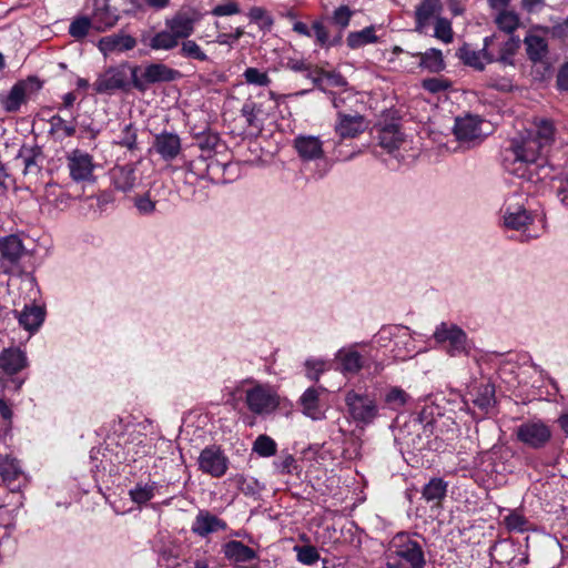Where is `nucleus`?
Returning a JSON list of instances; mask_svg holds the SVG:
<instances>
[{
    "label": "nucleus",
    "instance_id": "nucleus-15",
    "mask_svg": "<svg viewBox=\"0 0 568 568\" xmlns=\"http://www.w3.org/2000/svg\"><path fill=\"white\" fill-rule=\"evenodd\" d=\"M223 554L231 565L236 568H252L253 566L250 564L257 559L254 549L237 540L226 542L223 546Z\"/></svg>",
    "mask_w": 568,
    "mask_h": 568
},
{
    "label": "nucleus",
    "instance_id": "nucleus-52",
    "mask_svg": "<svg viewBox=\"0 0 568 568\" xmlns=\"http://www.w3.org/2000/svg\"><path fill=\"white\" fill-rule=\"evenodd\" d=\"M504 523L509 530L524 532L528 529L527 518L517 510L510 511L505 518Z\"/></svg>",
    "mask_w": 568,
    "mask_h": 568
},
{
    "label": "nucleus",
    "instance_id": "nucleus-63",
    "mask_svg": "<svg viewBox=\"0 0 568 568\" xmlns=\"http://www.w3.org/2000/svg\"><path fill=\"white\" fill-rule=\"evenodd\" d=\"M219 143V136L216 134H207L199 139V146L203 151H212Z\"/></svg>",
    "mask_w": 568,
    "mask_h": 568
},
{
    "label": "nucleus",
    "instance_id": "nucleus-1",
    "mask_svg": "<svg viewBox=\"0 0 568 568\" xmlns=\"http://www.w3.org/2000/svg\"><path fill=\"white\" fill-rule=\"evenodd\" d=\"M556 129L551 120L536 118L525 134L514 138L503 152L504 169L519 178H525L527 166L544 159L555 142Z\"/></svg>",
    "mask_w": 568,
    "mask_h": 568
},
{
    "label": "nucleus",
    "instance_id": "nucleus-5",
    "mask_svg": "<svg viewBox=\"0 0 568 568\" xmlns=\"http://www.w3.org/2000/svg\"><path fill=\"white\" fill-rule=\"evenodd\" d=\"M389 550L410 568H424L426 566L422 545L407 532L396 534L389 542Z\"/></svg>",
    "mask_w": 568,
    "mask_h": 568
},
{
    "label": "nucleus",
    "instance_id": "nucleus-38",
    "mask_svg": "<svg viewBox=\"0 0 568 568\" xmlns=\"http://www.w3.org/2000/svg\"><path fill=\"white\" fill-rule=\"evenodd\" d=\"M458 58L468 67L483 71L488 63L485 61L483 49L477 51L469 44H464L457 52Z\"/></svg>",
    "mask_w": 568,
    "mask_h": 568
},
{
    "label": "nucleus",
    "instance_id": "nucleus-20",
    "mask_svg": "<svg viewBox=\"0 0 568 568\" xmlns=\"http://www.w3.org/2000/svg\"><path fill=\"white\" fill-rule=\"evenodd\" d=\"M136 45V40L125 33H114L103 37L99 40L98 48L104 54L112 53L114 51H128L132 50Z\"/></svg>",
    "mask_w": 568,
    "mask_h": 568
},
{
    "label": "nucleus",
    "instance_id": "nucleus-14",
    "mask_svg": "<svg viewBox=\"0 0 568 568\" xmlns=\"http://www.w3.org/2000/svg\"><path fill=\"white\" fill-rule=\"evenodd\" d=\"M367 126L368 122L363 115L338 112L334 129L341 139H354L362 134Z\"/></svg>",
    "mask_w": 568,
    "mask_h": 568
},
{
    "label": "nucleus",
    "instance_id": "nucleus-6",
    "mask_svg": "<svg viewBox=\"0 0 568 568\" xmlns=\"http://www.w3.org/2000/svg\"><path fill=\"white\" fill-rule=\"evenodd\" d=\"M27 250L22 240L10 234L0 237V267L4 274H13L20 268L21 260Z\"/></svg>",
    "mask_w": 568,
    "mask_h": 568
},
{
    "label": "nucleus",
    "instance_id": "nucleus-10",
    "mask_svg": "<svg viewBox=\"0 0 568 568\" xmlns=\"http://www.w3.org/2000/svg\"><path fill=\"white\" fill-rule=\"evenodd\" d=\"M515 434L519 442L534 449L545 447L551 438L549 426L538 419L520 424Z\"/></svg>",
    "mask_w": 568,
    "mask_h": 568
},
{
    "label": "nucleus",
    "instance_id": "nucleus-60",
    "mask_svg": "<svg viewBox=\"0 0 568 568\" xmlns=\"http://www.w3.org/2000/svg\"><path fill=\"white\" fill-rule=\"evenodd\" d=\"M159 564L165 568H176L180 565L179 555L173 550H163L160 554Z\"/></svg>",
    "mask_w": 568,
    "mask_h": 568
},
{
    "label": "nucleus",
    "instance_id": "nucleus-40",
    "mask_svg": "<svg viewBox=\"0 0 568 568\" xmlns=\"http://www.w3.org/2000/svg\"><path fill=\"white\" fill-rule=\"evenodd\" d=\"M379 145L392 152L400 145L403 139L396 125L384 126L378 134Z\"/></svg>",
    "mask_w": 568,
    "mask_h": 568
},
{
    "label": "nucleus",
    "instance_id": "nucleus-11",
    "mask_svg": "<svg viewBox=\"0 0 568 568\" xmlns=\"http://www.w3.org/2000/svg\"><path fill=\"white\" fill-rule=\"evenodd\" d=\"M121 0H94L91 14L92 28L98 32H105L120 20Z\"/></svg>",
    "mask_w": 568,
    "mask_h": 568
},
{
    "label": "nucleus",
    "instance_id": "nucleus-8",
    "mask_svg": "<svg viewBox=\"0 0 568 568\" xmlns=\"http://www.w3.org/2000/svg\"><path fill=\"white\" fill-rule=\"evenodd\" d=\"M229 457L217 445L205 447L197 457L199 469L213 478L223 477L229 469Z\"/></svg>",
    "mask_w": 568,
    "mask_h": 568
},
{
    "label": "nucleus",
    "instance_id": "nucleus-42",
    "mask_svg": "<svg viewBox=\"0 0 568 568\" xmlns=\"http://www.w3.org/2000/svg\"><path fill=\"white\" fill-rule=\"evenodd\" d=\"M49 122L51 126V133L55 134L60 140L73 136L75 134L74 123L65 121L58 114L53 115Z\"/></svg>",
    "mask_w": 568,
    "mask_h": 568
},
{
    "label": "nucleus",
    "instance_id": "nucleus-31",
    "mask_svg": "<svg viewBox=\"0 0 568 568\" xmlns=\"http://www.w3.org/2000/svg\"><path fill=\"white\" fill-rule=\"evenodd\" d=\"M442 9L440 0H423L416 8V30L423 32L430 19Z\"/></svg>",
    "mask_w": 568,
    "mask_h": 568
},
{
    "label": "nucleus",
    "instance_id": "nucleus-4",
    "mask_svg": "<svg viewBox=\"0 0 568 568\" xmlns=\"http://www.w3.org/2000/svg\"><path fill=\"white\" fill-rule=\"evenodd\" d=\"M433 337L450 356L468 355L470 352L471 346L466 333L455 324L440 323Z\"/></svg>",
    "mask_w": 568,
    "mask_h": 568
},
{
    "label": "nucleus",
    "instance_id": "nucleus-16",
    "mask_svg": "<svg viewBox=\"0 0 568 568\" xmlns=\"http://www.w3.org/2000/svg\"><path fill=\"white\" fill-rule=\"evenodd\" d=\"M480 124L481 120L478 116L466 115L457 118L454 125V134L460 142L480 141L483 136Z\"/></svg>",
    "mask_w": 568,
    "mask_h": 568
},
{
    "label": "nucleus",
    "instance_id": "nucleus-29",
    "mask_svg": "<svg viewBox=\"0 0 568 568\" xmlns=\"http://www.w3.org/2000/svg\"><path fill=\"white\" fill-rule=\"evenodd\" d=\"M22 477L19 462L11 455H0V481L13 486Z\"/></svg>",
    "mask_w": 568,
    "mask_h": 568
},
{
    "label": "nucleus",
    "instance_id": "nucleus-2",
    "mask_svg": "<svg viewBox=\"0 0 568 568\" xmlns=\"http://www.w3.org/2000/svg\"><path fill=\"white\" fill-rule=\"evenodd\" d=\"M139 67H131L124 62L115 67H110L101 73L93 88L97 93H109L115 90H129L130 83L141 92H144V83L138 75Z\"/></svg>",
    "mask_w": 568,
    "mask_h": 568
},
{
    "label": "nucleus",
    "instance_id": "nucleus-13",
    "mask_svg": "<svg viewBox=\"0 0 568 568\" xmlns=\"http://www.w3.org/2000/svg\"><path fill=\"white\" fill-rule=\"evenodd\" d=\"M67 164L73 181L83 182L93 178L95 164L89 153L75 149L68 154Z\"/></svg>",
    "mask_w": 568,
    "mask_h": 568
},
{
    "label": "nucleus",
    "instance_id": "nucleus-17",
    "mask_svg": "<svg viewBox=\"0 0 568 568\" xmlns=\"http://www.w3.org/2000/svg\"><path fill=\"white\" fill-rule=\"evenodd\" d=\"M153 149L164 161H173L181 153V139L175 133L161 132L154 136Z\"/></svg>",
    "mask_w": 568,
    "mask_h": 568
},
{
    "label": "nucleus",
    "instance_id": "nucleus-35",
    "mask_svg": "<svg viewBox=\"0 0 568 568\" xmlns=\"http://www.w3.org/2000/svg\"><path fill=\"white\" fill-rule=\"evenodd\" d=\"M473 403L483 413H488L495 406V387L491 384H481L477 387Z\"/></svg>",
    "mask_w": 568,
    "mask_h": 568
},
{
    "label": "nucleus",
    "instance_id": "nucleus-21",
    "mask_svg": "<svg viewBox=\"0 0 568 568\" xmlns=\"http://www.w3.org/2000/svg\"><path fill=\"white\" fill-rule=\"evenodd\" d=\"M179 71L169 68L162 63H152L145 67L143 73L139 79L144 83V91L150 83L156 82H171L176 79Z\"/></svg>",
    "mask_w": 568,
    "mask_h": 568
},
{
    "label": "nucleus",
    "instance_id": "nucleus-18",
    "mask_svg": "<svg viewBox=\"0 0 568 568\" xmlns=\"http://www.w3.org/2000/svg\"><path fill=\"white\" fill-rule=\"evenodd\" d=\"M326 389L324 387H310L307 388L300 398L302 412L305 416L313 420H321L325 417V410L321 405L320 396Z\"/></svg>",
    "mask_w": 568,
    "mask_h": 568
},
{
    "label": "nucleus",
    "instance_id": "nucleus-25",
    "mask_svg": "<svg viewBox=\"0 0 568 568\" xmlns=\"http://www.w3.org/2000/svg\"><path fill=\"white\" fill-rule=\"evenodd\" d=\"M29 84L26 81L17 82L7 94H0V104L7 112H17L27 102Z\"/></svg>",
    "mask_w": 568,
    "mask_h": 568
},
{
    "label": "nucleus",
    "instance_id": "nucleus-62",
    "mask_svg": "<svg viewBox=\"0 0 568 568\" xmlns=\"http://www.w3.org/2000/svg\"><path fill=\"white\" fill-rule=\"evenodd\" d=\"M287 68L295 72H303L307 78V74L317 70V68H313L310 63L304 60H290L287 62Z\"/></svg>",
    "mask_w": 568,
    "mask_h": 568
},
{
    "label": "nucleus",
    "instance_id": "nucleus-39",
    "mask_svg": "<svg viewBox=\"0 0 568 568\" xmlns=\"http://www.w3.org/2000/svg\"><path fill=\"white\" fill-rule=\"evenodd\" d=\"M346 42L351 49H358L366 44L377 42L375 28L369 26L359 31L351 32L346 38Z\"/></svg>",
    "mask_w": 568,
    "mask_h": 568
},
{
    "label": "nucleus",
    "instance_id": "nucleus-43",
    "mask_svg": "<svg viewBox=\"0 0 568 568\" xmlns=\"http://www.w3.org/2000/svg\"><path fill=\"white\" fill-rule=\"evenodd\" d=\"M495 22L497 27L505 32L504 34L509 36L520 26L519 17L515 12L507 10L499 12Z\"/></svg>",
    "mask_w": 568,
    "mask_h": 568
},
{
    "label": "nucleus",
    "instance_id": "nucleus-34",
    "mask_svg": "<svg viewBox=\"0 0 568 568\" xmlns=\"http://www.w3.org/2000/svg\"><path fill=\"white\" fill-rule=\"evenodd\" d=\"M336 357L344 373L355 374L365 365L363 356L354 348L341 349Z\"/></svg>",
    "mask_w": 568,
    "mask_h": 568
},
{
    "label": "nucleus",
    "instance_id": "nucleus-44",
    "mask_svg": "<svg viewBox=\"0 0 568 568\" xmlns=\"http://www.w3.org/2000/svg\"><path fill=\"white\" fill-rule=\"evenodd\" d=\"M409 399L410 396L403 388L397 386L390 387L384 397L386 405L394 410L404 407Z\"/></svg>",
    "mask_w": 568,
    "mask_h": 568
},
{
    "label": "nucleus",
    "instance_id": "nucleus-58",
    "mask_svg": "<svg viewBox=\"0 0 568 568\" xmlns=\"http://www.w3.org/2000/svg\"><path fill=\"white\" fill-rule=\"evenodd\" d=\"M274 466L280 474H292L297 468L296 459L291 454L283 455Z\"/></svg>",
    "mask_w": 568,
    "mask_h": 568
},
{
    "label": "nucleus",
    "instance_id": "nucleus-22",
    "mask_svg": "<svg viewBox=\"0 0 568 568\" xmlns=\"http://www.w3.org/2000/svg\"><path fill=\"white\" fill-rule=\"evenodd\" d=\"M16 160L23 165V174H38L41 170V149L37 145L23 144Z\"/></svg>",
    "mask_w": 568,
    "mask_h": 568
},
{
    "label": "nucleus",
    "instance_id": "nucleus-12",
    "mask_svg": "<svg viewBox=\"0 0 568 568\" xmlns=\"http://www.w3.org/2000/svg\"><path fill=\"white\" fill-rule=\"evenodd\" d=\"M202 19V13L192 7H183L166 19L165 27L173 31L179 39H187L193 34L195 24Z\"/></svg>",
    "mask_w": 568,
    "mask_h": 568
},
{
    "label": "nucleus",
    "instance_id": "nucleus-47",
    "mask_svg": "<svg viewBox=\"0 0 568 568\" xmlns=\"http://www.w3.org/2000/svg\"><path fill=\"white\" fill-rule=\"evenodd\" d=\"M156 488L155 483L136 485L130 490V497L136 504H145L154 497Z\"/></svg>",
    "mask_w": 568,
    "mask_h": 568
},
{
    "label": "nucleus",
    "instance_id": "nucleus-9",
    "mask_svg": "<svg viewBox=\"0 0 568 568\" xmlns=\"http://www.w3.org/2000/svg\"><path fill=\"white\" fill-rule=\"evenodd\" d=\"M245 402L248 409L257 415L270 414L280 404L276 393L270 386L262 384L246 390Z\"/></svg>",
    "mask_w": 568,
    "mask_h": 568
},
{
    "label": "nucleus",
    "instance_id": "nucleus-24",
    "mask_svg": "<svg viewBox=\"0 0 568 568\" xmlns=\"http://www.w3.org/2000/svg\"><path fill=\"white\" fill-rule=\"evenodd\" d=\"M110 174L114 187L119 191L129 192L135 186L136 168L134 164L115 166Z\"/></svg>",
    "mask_w": 568,
    "mask_h": 568
},
{
    "label": "nucleus",
    "instance_id": "nucleus-3",
    "mask_svg": "<svg viewBox=\"0 0 568 568\" xmlns=\"http://www.w3.org/2000/svg\"><path fill=\"white\" fill-rule=\"evenodd\" d=\"M520 47L519 38L509 34L494 33L484 39V58L488 63L500 62L513 64V58Z\"/></svg>",
    "mask_w": 568,
    "mask_h": 568
},
{
    "label": "nucleus",
    "instance_id": "nucleus-7",
    "mask_svg": "<svg viewBox=\"0 0 568 568\" xmlns=\"http://www.w3.org/2000/svg\"><path fill=\"white\" fill-rule=\"evenodd\" d=\"M345 404L351 417L363 424H371L378 415V407L371 396L348 390L345 395Z\"/></svg>",
    "mask_w": 568,
    "mask_h": 568
},
{
    "label": "nucleus",
    "instance_id": "nucleus-45",
    "mask_svg": "<svg viewBox=\"0 0 568 568\" xmlns=\"http://www.w3.org/2000/svg\"><path fill=\"white\" fill-rule=\"evenodd\" d=\"M277 445L273 438L267 435H260L254 440L253 452L261 457H271L276 454Z\"/></svg>",
    "mask_w": 568,
    "mask_h": 568
},
{
    "label": "nucleus",
    "instance_id": "nucleus-57",
    "mask_svg": "<svg viewBox=\"0 0 568 568\" xmlns=\"http://www.w3.org/2000/svg\"><path fill=\"white\" fill-rule=\"evenodd\" d=\"M312 37H315L316 43L321 47L329 45L327 28L322 21H314L311 27Z\"/></svg>",
    "mask_w": 568,
    "mask_h": 568
},
{
    "label": "nucleus",
    "instance_id": "nucleus-46",
    "mask_svg": "<svg viewBox=\"0 0 568 568\" xmlns=\"http://www.w3.org/2000/svg\"><path fill=\"white\" fill-rule=\"evenodd\" d=\"M180 54L186 59L197 60L201 62L209 61L207 54L194 40H184L181 44Z\"/></svg>",
    "mask_w": 568,
    "mask_h": 568
},
{
    "label": "nucleus",
    "instance_id": "nucleus-33",
    "mask_svg": "<svg viewBox=\"0 0 568 568\" xmlns=\"http://www.w3.org/2000/svg\"><path fill=\"white\" fill-rule=\"evenodd\" d=\"M19 323L27 331L33 332L39 328L44 320V311L38 305H27L18 316Z\"/></svg>",
    "mask_w": 568,
    "mask_h": 568
},
{
    "label": "nucleus",
    "instance_id": "nucleus-61",
    "mask_svg": "<svg viewBox=\"0 0 568 568\" xmlns=\"http://www.w3.org/2000/svg\"><path fill=\"white\" fill-rule=\"evenodd\" d=\"M135 206L142 214H150L155 210V202L148 194L135 199Z\"/></svg>",
    "mask_w": 568,
    "mask_h": 568
},
{
    "label": "nucleus",
    "instance_id": "nucleus-30",
    "mask_svg": "<svg viewBox=\"0 0 568 568\" xmlns=\"http://www.w3.org/2000/svg\"><path fill=\"white\" fill-rule=\"evenodd\" d=\"M418 58V67L433 73H439L446 68L444 57L440 50L432 48L425 52L412 54Z\"/></svg>",
    "mask_w": 568,
    "mask_h": 568
},
{
    "label": "nucleus",
    "instance_id": "nucleus-48",
    "mask_svg": "<svg viewBox=\"0 0 568 568\" xmlns=\"http://www.w3.org/2000/svg\"><path fill=\"white\" fill-rule=\"evenodd\" d=\"M92 28V19L85 16L75 18L69 27V34L81 40L87 37L89 30Z\"/></svg>",
    "mask_w": 568,
    "mask_h": 568
},
{
    "label": "nucleus",
    "instance_id": "nucleus-59",
    "mask_svg": "<svg viewBox=\"0 0 568 568\" xmlns=\"http://www.w3.org/2000/svg\"><path fill=\"white\" fill-rule=\"evenodd\" d=\"M352 14L353 12L347 6H341L335 9L333 21L342 28H345L348 26Z\"/></svg>",
    "mask_w": 568,
    "mask_h": 568
},
{
    "label": "nucleus",
    "instance_id": "nucleus-37",
    "mask_svg": "<svg viewBox=\"0 0 568 568\" xmlns=\"http://www.w3.org/2000/svg\"><path fill=\"white\" fill-rule=\"evenodd\" d=\"M307 78L311 79L316 85L325 90L328 87H344L346 80L338 73L325 72L323 70H314Z\"/></svg>",
    "mask_w": 568,
    "mask_h": 568
},
{
    "label": "nucleus",
    "instance_id": "nucleus-23",
    "mask_svg": "<svg viewBox=\"0 0 568 568\" xmlns=\"http://www.w3.org/2000/svg\"><path fill=\"white\" fill-rule=\"evenodd\" d=\"M294 146L298 155L306 161L316 160L323 155V143L317 136L300 135L295 138Z\"/></svg>",
    "mask_w": 568,
    "mask_h": 568
},
{
    "label": "nucleus",
    "instance_id": "nucleus-51",
    "mask_svg": "<svg viewBox=\"0 0 568 568\" xmlns=\"http://www.w3.org/2000/svg\"><path fill=\"white\" fill-rule=\"evenodd\" d=\"M243 77L247 84L257 87H267L271 84V78L268 77L267 72L261 71L256 68L245 69Z\"/></svg>",
    "mask_w": 568,
    "mask_h": 568
},
{
    "label": "nucleus",
    "instance_id": "nucleus-53",
    "mask_svg": "<svg viewBox=\"0 0 568 568\" xmlns=\"http://www.w3.org/2000/svg\"><path fill=\"white\" fill-rule=\"evenodd\" d=\"M306 376L317 382L320 376L327 369V363L320 358H310L305 362Z\"/></svg>",
    "mask_w": 568,
    "mask_h": 568
},
{
    "label": "nucleus",
    "instance_id": "nucleus-64",
    "mask_svg": "<svg viewBox=\"0 0 568 568\" xmlns=\"http://www.w3.org/2000/svg\"><path fill=\"white\" fill-rule=\"evenodd\" d=\"M557 87L561 91H568V61L560 68L557 74Z\"/></svg>",
    "mask_w": 568,
    "mask_h": 568
},
{
    "label": "nucleus",
    "instance_id": "nucleus-56",
    "mask_svg": "<svg viewBox=\"0 0 568 568\" xmlns=\"http://www.w3.org/2000/svg\"><path fill=\"white\" fill-rule=\"evenodd\" d=\"M118 143L129 150L136 148V130L131 123L124 125Z\"/></svg>",
    "mask_w": 568,
    "mask_h": 568
},
{
    "label": "nucleus",
    "instance_id": "nucleus-28",
    "mask_svg": "<svg viewBox=\"0 0 568 568\" xmlns=\"http://www.w3.org/2000/svg\"><path fill=\"white\" fill-rule=\"evenodd\" d=\"M531 222V216L523 205L508 204L504 211V223L508 229L521 230Z\"/></svg>",
    "mask_w": 568,
    "mask_h": 568
},
{
    "label": "nucleus",
    "instance_id": "nucleus-54",
    "mask_svg": "<svg viewBox=\"0 0 568 568\" xmlns=\"http://www.w3.org/2000/svg\"><path fill=\"white\" fill-rule=\"evenodd\" d=\"M434 36L444 43L453 41V29L450 22L445 18H438L435 22Z\"/></svg>",
    "mask_w": 568,
    "mask_h": 568
},
{
    "label": "nucleus",
    "instance_id": "nucleus-36",
    "mask_svg": "<svg viewBox=\"0 0 568 568\" xmlns=\"http://www.w3.org/2000/svg\"><path fill=\"white\" fill-rule=\"evenodd\" d=\"M241 114L245 118L247 126L258 130L263 126L265 118L262 104L247 100L241 109Z\"/></svg>",
    "mask_w": 568,
    "mask_h": 568
},
{
    "label": "nucleus",
    "instance_id": "nucleus-49",
    "mask_svg": "<svg viewBox=\"0 0 568 568\" xmlns=\"http://www.w3.org/2000/svg\"><path fill=\"white\" fill-rule=\"evenodd\" d=\"M250 20L258 26L263 31H270L274 21L268 12L261 7H253L247 13Z\"/></svg>",
    "mask_w": 568,
    "mask_h": 568
},
{
    "label": "nucleus",
    "instance_id": "nucleus-41",
    "mask_svg": "<svg viewBox=\"0 0 568 568\" xmlns=\"http://www.w3.org/2000/svg\"><path fill=\"white\" fill-rule=\"evenodd\" d=\"M180 39L175 37L172 30L168 29L158 32L150 42L152 49L171 50L178 47Z\"/></svg>",
    "mask_w": 568,
    "mask_h": 568
},
{
    "label": "nucleus",
    "instance_id": "nucleus-19",
    "mask_svg": "<svg viewBox=\"0 0 568 568\" xmlns=\"http://www.w3.org/2000/svg\"><path fill=\"white\" fill-rule=\"evenodd\" d=\"M227 528L226 523L207 510H200L192 524V531L201 537L223 531Z\"/></svg>",
    "mask_w": 568,
    "mask_h": 568
},
{
    "label": "nucleus",
    "instance_id": "nucleus-50",
    "mask_svg": "<svg viewBox=\"0 0 568 568\" xmlns=\"http://www.w3.org/2000/svg\"><path fill=\"white\" fill-rule=\"evenodd\" d=\"M294 552L296 554L297 560L303 564L311 566L315 564L320 559V552L316 547L306 545V546H294Z\"/></svg>",
    "mask_w": 568,
    "mask_h": 568
},
{
    "label": "nucleus",
    "instance_id": "nucleus-55",
    "mask_svg": "<svg viewBox=\"0 0 568 568\" xmlns=\"http://www.w3.org/2000/svg\"><path fill=\"white\" fill-rule=\"evenodd\" d=\"M422 87L430 93H439L446 91L450 87V82L444 78H428L423 80Z\"/></svg>",
    "mask_w": 568,
    "mask_h": 568
},
{
    "label": "nucleus",
    "instance_id": "nucleus-32",
    "mask_svg": "<svg viewBox=\"0 0 568 568\" xmlns=\"http://www.w3.org/2000/svg\"><path fill=\"white\" fill-rule=\"evenodd\" d=\"M448 484L438 477L432 478L423 488L422 496L427 503L439 506L447 494Z\"/></svg>",
    "mask_w": 568,
    "mask_h": 568
},
{
    "label": "nucleus",
    "instance_id": "nucleus-27",
    "mask_svg": "<svg viewBox=\"0 0 568 568\" xmlns=\"http://www.w3.org/2000/svg\"><path fill=\"white\" fill-rule=\"evenodd\" d=\"M524 43L526 47L527 55L532 62H540L547 57L548 43L544 36L535 31H530L525 37Z\"/></svg>",
    "mask_w": 568,
    "mask_h": 568
},
{
    "label": "nucleus",
    "instance_id": "nucleus-26",
    "mask_svg": "<svg viewBox=\"0 0 568 568\" xmlns=\"http://www.w3.org/2000/svg\"><path fill=\"white\" fill-rule=\"evenodd\" d=\"M27 366V358L23 352L18 348L3 349L0 353V369L6 375H14Z\"/></svg>",
    "mask_w": 568,
    "mask_h": 568
}]
</instances>
